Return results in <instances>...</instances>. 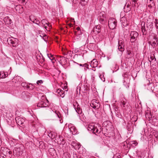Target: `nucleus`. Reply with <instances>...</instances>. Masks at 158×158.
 I'll list each match as a JSON object with an SVG mask.
<instances>
[{"label":"nucleus","instance_id":"c9c22d12","mask_svg":"<svg viewBox=\"0 0 158 158\" xmlns=\"http://www.w3.org/2000/svg\"><path fill=\"white\" fill-rule=\"evenodd\" d=\"M76 30L77 31V32L76 31H75V34H80L81 33V31L80 30V28L78 27L76 28Z\"/></svg>","mask_w":158,"mask_h":158},{"label":"nucleus","instance_id":"4468645a","mask_svg":"<svg viewBox=\"0 0 158 158\" xmlns=\"http://www.w3.org/2000/svg\"><path fill=\"white\" fill-rule=\"evenodd\" d=\"M15 8L16 11L19 13H22L23 12V7L20 5L15 6Z\"/></svg>","mask_w":158,"mask_h":158},{"label":"nucleus","instance_id":"2eb2a0df","mask_svg":"<svg viewBox=\"0 0 158 158\" xmlns=\"http://www.w3.org/2000/svg\"><path fill=\"white\" fill-rule=\"evenodd\" d=\"M123 148L125 150H127L130 148V143H129V142L128 140L123 142L122 144Z\"/></svg>","mask_w":158,"mask_h":158},{"label":"nucleus","instance_id":"f257e3e1","mask_svg":"<svg viewBox=\"0 0 158 158\" xmlns=\"http://www.w3.org/2000/svg\"><path fill=\"white\" fill-rule=\"evenodd\" d=\"M87 129L89 131H91L94 134H99L101 131L99 125L97 124L91 123L89 125Z\"/></svg>","mask_w":158,"mask_h":158},{"label":"nucleus","instance_id":"c756f323","mask_svg":"<svg viewBox=\"0 0 158 158\" xmlns=\"http://www.w3.org/2000/svg\"><path fill=\"white\" fill-rule=\"evenodd\" d=\"M7 76V74H5V73L3 72H0V77L1 78H4Z\"/></svg>","mask_w":158,"mask_h":158},{"label":"nucleus","instance_id":"6e6552de","mask_svg":"<svg viewBox=\"0 0 158 158\" xmlns=\"http://www.w3.org/2000/svg\"><path fill=\"white\" fill-rule=\"evenodd\" d=\"M139 34L136 31H131L130 33V41L131 43L135 42L137 39Z\"/></svg>","mask_w":158,"mask_h":158},{"label":"nucleus","instance_id":"c03bdc74","mask_svg":"<svg viewBox=\"0 0 158 158\" xmlns=\"http://www.w3.org/2000/svg\"><path fill=\"white\" fill-rule=\"evenodd\" d=\"M147 2L151 4L152 3H153V1L152 0H147Z\"/></svg>","mask_w":158,"mask_h":158},{"label":"nucleus","instance_id":"a19ab883","mask_svg":"<svg viewBox=\"0 0 158 158\" xmlns=\"http://www.w3.org/2000/svg\"><path fill=\"white\" fill-rule=\"evenodd\" d=\"M48 57L51 60V61L53 64L55 63L56 60V59L54 58H51L49 56H48Z\"/></svg>","mask_w":158,"mask_h":158},{"label":"nucleus","instance_id":"e433bc0d","mask_svg":"<svg viewBox=\"0 0 158 158\" xmlns=\"http://www.w3.org/2000/svg\"><path fill=\"white\" fill-rule=\"evenodd\" d=\"M99 77L103 81H105V78L104 77V76L103 75H102L101 74H100L99 75Z\"/></svg>","mask_w":158,"mask_h":158},{"label":"nucleus","instance_id":"7c9ffc66","mask_svg":"<svg viewBox=\"0 0 158 158\" xmlns=\"http://www.w3.org/2000/svg\"><path fill=\"white\" fill-rule=\"evenodd\" d=\"M88 0H80V3L82 6H85L87 3Z\"/></svg>","mask_w":158,"mask_h":158},{"label":"nucleus","instance_id":"0eeeda50","mask_svg":"<svg viewBox=\"0 0 158 158\" xmlns=\"http://www.w3.org/2000/svg\"><path fill=\"white\" fill-rule=\"evenodd\" d=\"M23 149V147L22 145H20L19 147H15L14 149L13 153L16 155L19 156L22 154Z\"/></svg>","mask_w":158,"mask_h":158},{"label":"nucleus","instance_id":"1a4fd4ad","mask_svg":"<svg viewBox=\"0 0 158 158\" xmlns=\"http://www.w3.org/2000/svg\"><path fill=\"white\" fill-rule=\"evenodd\" d=\"M68 127L70 131L73 135H75L78 132L77 130L73 124L70 123L68 124Z\"/></svg>","mask_w":158,"mask_h":158},{"label":"nucleus","instance_id":"393cba45","mask_svg":"<svg viewBox=\"0 0 158 158\" xmlns=\"http://www.w3.org/2000/svg\"><path fill=\"white\" fill-rule=\"evenodd\" d=\"M101 31V27L100 25H97L94 28V31L96 32L97 33H99Z\"/></svg>","mask_w":158,"mask_h":158},{"label":"nucleus","instance_id":"412c9836","mask_svg":"<svg viewBox=\"0 0 158 158\" xmlns=\"http://www.w3.org/2000/svg\"><path fill=\"white\" fill-rule=\"evenodd\" d=\"M124 44L122 42L120 43L119 42L118 43V50L120 52H123L124 50Z\"/></svg>","mask_w":158,"mask_h":158},{"label":"nucleus","instance_id":"de8ad7c7","mask_svg":"<svg viewBox=\"0 0 158 158\" xmlns=\"http://www.w3.org/2000/svg\"><path fill=\"white\" fill-rule=\"evenodd\" d=\"M87 64H83L82 65V67H86L87 66Z\"/></svg>","mask_w":158,"mask_h":158},{"label":"nucleus","instance_id":"864d4df0","mask_svg":"<svg viewBox=\"0 0 158 158\" xmlns=\"http://www.w3.org/2000/svg\"><path fill=\"white\" fill-rule=\"evenodd\" d=\"M132 0V1H133L134 2H135L136 1H137V0Z\"/></svg>","mask_w":158,"mask_h":158},{"label":"nucleus","instance_id":"8fccbe9b","mask_svg":"<svg viewBox=\"0 0 158 158\" xmlns=\"http://www.w3.org/2000/svg\"><path fill=\"white\" fill-rule=\"evenodd\" d=\"M150 58L151 60H154V58L152 57H151Z\"/></svg>","mask_w":158,"mask_h":158},{"label":"nucleus","instance_id":"423d86ee","mask_svg":"<svg viewBox=\"0 0 158 158\" xmlns=\"http://www.w3.org/2000/svg\"><path fill=\"white\" fill-rule=\"evenodd\" d=\"M1 151L2 153L7 158H10L11 156L12 152L6 148H2Z\"/></svg>","mask_w":158,"mask_h":158},{"label":"nucleus","instance_id":"49530a36","mask_svg":"<svg viewBox=\"0 0 158 158\" xmlns=\"http://www.w3.org/2000/svg\"><path fill=\"white\" fill-rule=\"evenodd\" d=\"M48 56H49L51 58H54L53 57V55H51V54H48Z\"/></svg>","mask_w":158,"mask_h":158},{"label":"nucleus","instance_id":"4be33fe9","mask_svg":"<svg viewBox=\"0 0 158 158\" xmlns=\"http://www.w3.org/2000/svg\"><path fill=\"white\" fill-rule=\"evenodd\" d=\"M144 25L145 23L144 22H142L141 24V31H142V32L143 33V35H146L147 33Z\"/></svg>","mask_w":158,"mask_h":158},{"label":"nucleus","instance_id":"cd10ccee","mask_svg":"<svg viewBox=\"0 0 158 158\" xmlns=\"http://www.w3.org/2000/svg\"><path fill=\"white\" fill-rule=\"evenodd\" d=\"M152 44L154 46H155L158 44V39L156 36L154 37Z\"/></svg>","mask_w":158,"mask_h":158},{"label":"nucleus","instance_id":"37998d69","mask_svg":"<svg viewBox=\"0 0 158 158\" xmlns=\"http://www.w3.org/2000/svg\"><path fill=\"white\" fill-rule=\"evenodd\" d=\"M36 83L37 84H41L42 83V81L41 80H39L37 81Z\"/></svg>","mask_w":158,"mask_h":158},{"label":"nucleus","instance_id":"79ce46f5","mask_svg":"<svg viewBox=\"0 0 158 158\" xmlns=\"http://www.w3.org/2000/svg\"><path fill=\"white\" fill-rule=\"evenodd\" d=\"M60 59H59V62H60V64H62V60H63V59H64V60H66L65 59L64 57H61V56L60 58Z\"/></svg>","mask_w":158,"mask_h":158},{"label":"nucleus","instance_id":"f8f14e48","mask_svg":"<svg viewBox=\"0 0 158 158\" xmlns=\"http://www.w3.org/2000/svg\"><path fill=\"white\" fill-rule=\"evenodd\" d=\"M131 2L130 0H127L124 7V10L126 12L129 11L131 10Z\"/></svg>","mask_w":158,"mask_h":158},{"label":"nucleus","instance_id":"bb28decb","mask_svg":"<svg viewBox=\"0 0 158 158\" xmlns=\"http://www.w3.org/2000/svg\"><path fill=\"white\" fill-rule=\"evenodd\" d=\"M130 78H129V77H125L124 78V82H123L124 84V85H125V84H127V86H129L130 82Z\"/></svg>","mask_w":158,"mask_h":158},{"label":"nucleus","instance_id":"603ef678","mask_svg":"<svg viewBox=\"0 0 158 158\" xmlns=\"http://www.w3.org/2000/svg\"><path fill=\"white\" fill-rule=\"evenodd\" d=\"M69 25L70 27H72V24L71 23L69 24Z\"/></svg>","mask_w":158,"mask_h":158},{"label":"nucleus","instance_id":"9b49d317","mask_svg":"<svg viewBox=\"0 0 158 158\" xmlns=\"http://www.w3.org/2000/svg\"><path fill=\"white\" fill-rule=\"evenodd\" d=\"M15 120L18 125L21 127L23 126V124L25 121V120L24 118L21 117H18L15 118Z\"/></svg>","mask_w":158,"mask_h":158},{"label":"nucleus","instance_id":"5fc2aeb1","mask_svg":"<svg viewBox=\"0 0 158 158\" xmlns=\"http://www.w3.org/2000/svg\"><path fill=\"white\" fill-rule=\"evenodd\" d=\"M79 65L81 66H82V65L83 64H79Z\"/></svg>","mask_w":158,"mask_h":158},{"label":"nucleus","instance_id":"473e14b6","mask_svg":"<svg viewBox=\"0 0 158 158\" xmlns=\"http://www.w3.org/2000/svg\"><path fill=\"white\" fill-rule=\"evenodd\" d=\"M36 17L33 15H31L29 16V19L32 22H34L36 18Z\"/></svg>","mask_w":158,"mask_h":158},{"label":"nucleus","instance_id":"ddd939ff","mask_svg":"<svg viewBox=\"0 0 158 158\" xmlns=\"http://www.w3.org/2000/svg\"><path fill=\"white\" fill-rule=\"evenodd\" d=\"M42 25L44 26V28L47 31H48L49 30L47 29V27L46 25L48 26L49 27V29L50 28V23H48V21L45 19H44L41 21Z\"/></svg>","mask_w":158,"mask_h":158},{"label":"nucleus","instance_id":"58836bf2","mask_svg":"<svg viewBox=\"0 0 158 158\" xmlns=\"http://www.w3.org/2000/svg\"><path fill=\"white\" fill-rule=\"evenodd\" d=\"M130 143L131 145H132L134 144V145L135 146H136L138 144V143L137 142H135L134 141H131L130 142Z\"/></svg>","mask_w":158,"mask_h":158},{"label":"nucleus","instance_id":"39448f33","mask_svg":"<svg viewBox=\"0 0 158 158\" xmlns=\"http://www.w3.org/2000/svg\"><path fill=\"white\" fill-rule=\"evenodd\" d=\"M117 23V22L115 19L113 18H110L108 20L109 27L110 29H114L116 26Z\"/></svg>","mask_w":158,"mask_h":158},{"label":"nucleus","instance_id":"f3484780","mask_svg":"<svg viewBox=\"0 0 158 158\" xmlns=\"http://www.w3.org/2000/svg\"><path fill=\"white\" fill-rule=\"evenodd\" d=\"M127 129L130 133H131L133 131V128L132 123L129 122L127 126Z\"/></svg>","mask_w":158,"mask_h":158},{"label":"nucleus","instance_id":"09e8293b","mask_svg":"<svg viewBox=\"0 0 158 158\" xmlns=\"http://www.w3.org/2000/svg\"><path fill=\"white\" fill-rule=\"evenodd\" d=\"M18 1H22V3H23L25 2V0H18Z\"/></svg>","mask_w":158,"mask_h":158},{"label":"nucleus","instance_id":"f03ea898","mask_svg":"<svg viewBox=\"0 0 158 158\" xmlns=\"http://www.w3.org/2000/svg\"><path fill=\"white\" fill-rule=\"evenodd\" d=\"M48 100L46 98L45 96H43L41 98L40 101L38 103L37 106L40 108L46 107L48 106Z\"/></svg>","mask_w":158,"mask_h":158},{"label":"nucleus","instance_id":"9d476101","mask_svg":"<svg viewBox=\"0 0 158 158\" xmlns=\"http://www.w3.org/2000/svg\"><path fill=\"white\" fill-rule=\"evenodd\" d=\"M90 106L93 108L97 109L100 107V104L95 99L92 100L90 104Z\"/></svg>","mask_w":158,"mask_h":158},{"label":"nucleus","instance_id":"c85d7f7f","mask_svg":"<svg viewBox=\"0 0 158 158\" xmlns=\"http://www.w3.org/2000/svg\"><path fill=\"white\" fill-rule=\"evenodd\" d=\"M56 92L59 94V95L62 97H63L64 96V91L61 90V89H57L56 91Z\"/></svg>","mask_w":158,"mask_h":158},{"label":"nucleus","instance_id":"4c0bfd02","mask_svg":"<svg viewBox=\"0 0 158 158\" xmlns=\"http://www.w3.org/2000/svg\"><path fill=\"white\" fill-rule=\"evenodd\" d=\"M54 112L56 115L60 118V114L59 112L56 110H55Z\"/></svg>","mask_w":158,"mask_h":158},{"label":"nucleus","instance_id":"7ed1b4c3","mask_svg":"<svg viewBox=\"0 0 158 158\" xmlns=\"http://www.w3.org/2000/svg\"><path fill=\"white\" fill-rule=\"evenodd\" d=\"M7 42L9 45H12L13 46L16 47L18 45L19 40L18 39L11 37L8 38Z\"/></svg>","mask_w":158,"mask_h":158},{"label":"nucleus","instance_id":"72a5a7b5","mask_svg":"<svg viewBox=\"0 0 158 158\" xmlns=\"http://www.w3.org/2000/svg\"><path fill=\"white\" fill-rule=\"evenodd\" d=\"M33 23L36 24L40 26H41L40 23V21L37 19V18L35 19L34 21L33 22Z\"/></svg>","mask_w":158,"mask_h":158},{"label":"nucleus","instance_id":"a211bd4d","mask_svg":"<svg viewBox=\"0 0 158 158\" xmlns=\"http://www.w3.org/2000/svg\"><path fill=\"white\" fill-rule=\"evenodd\" d=\"M121 22L122 25L124 27H126L128 24V23L125 18L122 17L121 19Z\"/></svg>","mask_w":158,"mask_h":158},{"label":"nucleus","instance_id":"a878e982","mask_svg":"<svg viewBox=\"0 0 158 158\" xmlns=\"http://www.w3.org/2000/svg\"><path fill=\"white\" fill-rule=\"evenodd\" d=\"M74 109L78 113V114H81L82 112V110L80 108L79 105H77V107L75 106L74 105Z\"/></svg>","mask_w":158,"mask_h":158},{"label":"nucleus","instance_id":"2f4dec72","mask_svg":"<svg viewBox=\"0 0 158 158\" xmlns=\"http://www.w3.org/2000/svg\"><path fill=\"white\" fill-rule=\"evenodd\" d=\"M127 57L128 58H131L133 56L132 52L131 51H127Z\"/></svg>","mask_w":158,"mask_h":158},{"label":"nucleus","instance_id":"5701e85b","mask_svg":"<svg viewBox=\"0 0 158 158\" xmlns=\"http://www.w3.org/2000/svg\"><path fill=\"white\" fill-rule=\"evenodd\" d=\"M7 122L8 124L9 125L11 126L12 127H14L15 126V123L14 122L13 118H12V119H7Z\"/></svg>","mask_w":158,"mask_h":158},{"label":"nucleus","instance_id":"dca6fc26","mask_svg":"<svg viewBox=\"0 0 158 158\" xmlns=\"http://www.w3.org/2000/svg\"><path fill=\"white\" fill-rule=\"evenodd\" d=\"M38 36H40L45 41H47V36L44 33H42V32L41 31H39L38 32Z\"/></svg>","mask_w":158,"mask_h":158},{"label":"nucleus","instance_id":"6ab92c4d","mask_svg":"<svg viewBox=\"0 0 158 158\" xmlns=\"http://www.w3.org/2000/svg\"><path fill=\"white\" fill-rule=\"evenodd\" d=\"M121 105L123 107H125L126 106H127V102L126 99L124 98H122L121 100Z\"/></svg>","mask_w":158,"mask_h":158},{"label":"nucleus","instance_id":"6e6d98bb","mask_svg":"<svg viewBox=\"0 0 158 158\" xmlns=\"http://www.w3.org/2000/svg\"><path fill=\"white\" fill-rule=\"evenodd\" d=\"M149 62H151V61L150 60H149Z\"/></svg>","mask_w":158,"mask_h":158},{"label":"nucleus","instance_id":"3c124183","mask_svg":"<svg viewBox=\"0 0 158 158\" xmlns=\"http://www.w3.org/2000/svg\"><path fill=\"white\" fill-rule=\"evenodd\" d=\"M2 144V141L1 139H0V147L1 146Z\"/></svg>","mask_w":158,"mask_h":158},{"label":"nucleus","instance_id":"a18cd8bd","mask_svg":"<svg viewBox=\"0 0 158 158\" xmlns=\"http://www.w3.org/2000/svg\"><path fill=\"white\" fill-rule=\"evenodd\" d=\"M154 135L155 136V137L156 139V140L158 139V134L157 133V134L156 135V134Z\"/></svg>","mask_w":158,"mask_h":158},{"label":"nucleus","instance_id":"b1692460","mask_svg":"<svg viewBox=\"0 0 158 158\" xmlns=\"http://www.w3.org/2000/svg\"><path fill=\"white\" fill-rule=\"evenodd\" d=\"M98 62L95 59L93 60L91 62V66L92 67L96 68L98 67Z\"/></svg>","mask_w":158,"mask_h":158},{"label":"nucleus","instance_id":"aec40b11","mask_svg":"<svg viewBox=\"0 0 158 158\" xmlns=\"http://www.w3.org/2000/svg\"><path fill=\"white\" fill-rule=\"evenodd\" d=\"M3 20L5 23L7 24H10L12 23L11 20L8 16H6L5 17Z\"/></svg>","mask_w":158,"mask_h":158},{"label":"nucleus","instance_id":"20e7f679","mask_svg":"<svg viewBox=\"0 0 158 158\" xmlns=\"http://www.w3.org/2000/svg\"><path fill=\"white\" fill-rule=\"evenodd\" d=\"M98 19L101 23L102 24H105L106 22L107 19L106 17V15L104 12H100L99 14Z\"/></svg>","mask_w":158,"mask_h":158},{"label":"nucleus","instance_id":"ea45409f","mask_svg":"<svg viewBox=\"0 0 158 158\" xmlns=\"http://www.w3.org/2000/svg\"><path fill=\"white\" fill-rule=\"evenodd\" d=\"M155 23L156 28L158 29V20L157 19H156Z\"/></svg>","mask_w":158,"mask_h":158},{"label":"nucleus","instance_id":"f704fd0d","mask_svg":"<svg viewBox=\"0 0 158 158\" xmlns=\"http://www.w3.org/2000/svg\"><path fill=\"white\" fill-rule=\"evenodd\" d=\"M21 85L22 86H23V87H26L27 88H30V86L28 85V84H27L25 82H23L21 84Z\"/></svg>","mask_w":158,"mask_h":158}]
</instances>
